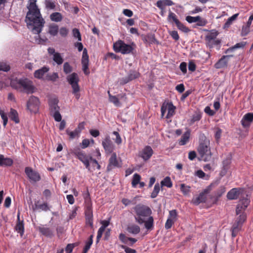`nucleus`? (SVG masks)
Listing matches in <instances>:
<instances>
[{
  "mask_svg": "<svg viewBox=\"0 0 253 253\" xmlns=\"http://www.w3.org/2000/svg\"><path fill=\"white\" fill-rule=\"evenodd\" d=\"M37 0H29V5L27 6L28 11L27 13L25 22L27 27L32 32L37 34L39 39V43L44 42V40L40 38L39 34L42 31L45 21L42 18L40 9L36 4Z\"/></svg>",
  "mask_w": 253,
  "mask_h": 253,
  "instance_id": "f257e3e1",
  "label": "nucleus"
},
{
  "mask_svg": "<svg viewBox=\"0 0 253 253\" xmlns=\"http://www.w3.org/2000/svg\"><path fill=\"white\" fill-rule=\"evenodd\" d=\"M134 218L139 224H144L145 228L148 230L154 228V218L151 216L152 210L147 206L139 204L133 208Z\"/></svg>",
  "mask_w": 253,
  "mask_h": 253,
  "instance_id": "f03ea898",
  "label": "nucleus"
},
{
  "mask_svg": "<svg viewBox=\"0 0 253 253\" xmlns=\"http://www.w3.org/2000/svg\"><path fill=\"white\" fill-rule=\"evenodd\" d=\"M227 198L230 200L240 198L239 203L237 206L236 210L237 214H239L243 211H245L250 202L248 196L245 192L244 190L240 188H234L231 189L227 194Z\"/></svg>",
  "mask_w": 253,
  "mask_h": 253,
  "instance_id": "7ed1b4c3",
  "label": "nucleus"
},
{
  "mask_svg": "<svg viewBox=\"0 0 253 253\" xmlns=\"http://www.w3.org/2000/svg\"><path fill=\"white\" fill-rule=\"evenodd\" d=\"M210 140L204 134L200 136L199 145L197 149L201 158L205 162H208L211 160L212 153L210 146Z\"/></svg>",
  "mask_w": 253,
  "mask_h": 253,
  "instance_id": "20e7f679",
  "label": "nucleus"
},
{
  "mask_svg": "<svg viewBox=\"0 0 253 253\" xmlns=\"http://www.w3.org/2000/svg\"><path fill=\"white\" fill-rule=\"evenodd\" d=\"M10 85L12 88L21 92L27 93H32L34 92L35 87L33 82L26 78L12 80Z\"/></svg>",
  "mask_w": 253,
  "mask_h": 253,
  "instance_id": "39448f33",
  "label": "nucleus"
},
{
  "mask_svg": "<svg viewBox=\"0 0 253 253\" xmlns=\"http://www.w3.org/2000/svg\"><path fill=\"white\" fill-rule=\"evenodd\" d=\"M132 45H134L133 43L132 45L127 44L125 43L123 41L118 40L113 44V48L116 52H120L123 54H127L132 52L134 47Z\"/></svg>",
  "mask_w": 253,
  "mask_h": 253,
  "instance_id": "423d86ee",
  "label": "nucleus"
},
{
  "mask_svg": "<svg viewBox=\"0 0 253 253\" xmlns=\"http://www.w3.org/2000/svg\"><path fill=\"white\" fill-rule=\"evenodd\" d=\"M75 46L78 48L79 51H81L83 50L82 58L83 70L86 75H88L89 74V71H88L89 60L87 49L86 48L83 49V45L81 42H76L75 44Z\"/></svg>",
  "mask_w": 253,
  "mask_h": 253,
  "instance_id": "0eeeda50",
  "label": "nucleus"
},
{
  "mask_svg": "<svg viewBox=\"0 0 253 253\" xmlns=\"http://www.w3.org/2000/svg\"><path fill=\"white\" fill-rule=\"evenodd\" d=\"M72 154L81 161L88 170L90 169V157L87 156L85 152L79 148H75L72 151Z\"/></svg>",
  "mask_w": 253,
  "mask_h": 253,
  "instance_id": "6e6552de",
  "label": "nucleus"
},
{
  "mask_svg": "<svg viewBox=\"0 0 253 253\" xmlns=\"http://www.w3.org/2000/svg\"><path fill=\"white\" fill-rule=\"evenodd\" d=\"M211 185H209L201 192L198 196L193 197L192 200V203L197 206L201 203H205L207 200V195L211 189Z\"/></svg>",
  "mask_w": 253,
  "mask_h": 253,
  "instance_id": "1a4fd4ad",
  "label": "nucleus"
},
{
  "mask_svg": "<svg viewBox=\"0 0 253 253\" xmlns=\"http://www.w3.org/2000/svg\"><path fill=\"white\" fill-rule=\"evenodd\" d=\"M67 80L71 85L73 90L75 91H80L79 85V79L77 73H73L67 77Z\"/></svg>",
  "mask_w": 253,
  "mask_h": 253,
  "instance_id": "9d476101",
  "label": "nucleus"
},
{
  "mask_svg": "<svg viewBox=\"0 0 253 253\" xmlns=\"http://www.w3.org/2000/svg\"><path fill=\"white\" fill-rule=\"evenodd\" d=\"M39 99L36 96H31L27 102V108L31 112L36 113L39 109Z\"/></svg>",
  "mask_w": 253,
  "mask_h": 253,
  "instance_id": "9b49d317",
  "label": "nucleus"
},
{
  "mask_svg": "<svg viewBox=\"0 0 253 253\" xmlns=\"http://www.w3.org/2000/svg\"><path fill=\"white\" fill-rule=\"evenodd\" d=\"M25 172L30 180L35 182L40 180L41 176L40 174L31 168L26 167L25 169Z\"/></svg>",
  "mask_w": 253,
  "mask_h": 253,
  "instance_id": "f8f14e48",
  "label": "nucleus"
},
{
  "mask_svg": "<svg viewBox=\"0 0 253 253\" xmlns=\"http://www.w3.org/2000/svg\"><path fill=\"white\" fill-rule=\"evenodd\" d=\"M102 144L107 153H112L115 149V145L109 136H106L102 141Z\"/></svg>",
  "mask_w": 253,
  "mask_h": 253,
  "instance_id": "ddd939ff",
  "label": "nucleus"
},
{
  "mask_svg": "<svg viewBox=\"0 0 253 253\" xmlns=\"http://www.w3.org/2000/svg\"><path fill=\"white\" fill-rule=\"evenodd\" d=\"M233 55H223L222 57L214 64V67L216 69H220L226 67L228 62Z\"/></svg>",
  "mask_w": 253,
  "mask_h": 253,
  "instance_id": "4468645a",
  "label": "nucleus"
},
{
  "mask_svg": "<svg viewBox=\"0 0 253 253\" xmlns=\"http://www.w3.org/2000/svg\"><path fill=\"white\" fill-rule=\"evenodd\" d=\"M153 154V150L150 146H146L142 150L140 157L144 160H149Z\"/></svg>",
  "mask_w": 253,
  "mask_h": 253,
  "instance_id": "2eb2a0df",
  "label": "nucleus"
},
{
  "mask_svg": "<svg viewBox=\"0 0 253 253\" xmlns=\"http://www.w3.org/2000/svg\"><path fill=\"white\" fill-rule=\"evenodd\" d=\"M119 238L123 243L127 244L130 246H132L137 241L135 238L126 237L123 233L120 234Z\"/></svg>",
  "mask_w": 253,
  "mask_h": 253,
  "instance_id": "dca6fc26",
  "label": "nucleus"
},
{
  "mask_svg": "<svg viewBox=\"0 0 253 253\" xmlns=\"http://www.w3.org/2000/svg\"><path fill=\"white\" fill-rule=\"evenodd\" d=\"M119 167L120 165L117 159V155L115 153H113L109 159V162L107 166V169L108 170H110L113 168Z\"/></svg>",
  "mask_w": 253,
  "mask_h": 253,
  "instance_id": "f3484780",
  "label": "nucleus"
},
{
  "mask_svg": "<svg viewBox=\"0 0 253 253\" xmlns=\"http://www.w3.org/2000/svg\"><path fill=\"white\" fill-rule=\"evenodd\" d=\"M15 230L20 234L22 237L24 233V226L23 220H20V212H19L17 214V221L16 225L15 227Z\"/></svg>",
  "mask_w": 253,
  "mask_h": 253,
  "instance_id": "a211bd4d",
  "label": "nucleus"
},
{
  "mask_svg": "<svg viewBox=\"0 0 253 253\" xmlns=\"http://www.w3.org/2000/svg\"><path fill=\"white\" fill-rule=\"evenodd\" d=\"M253 120V113H248L245 114L241 120V123L243 126L248 127L250 125Z\"/></svg>",
  "mask_w": 253,
  "mask_h": 253,
  "instance_id": "6ab92c4d",
  "label": "nucleus"
},
{
  "mask_svg": "<svg viewBox=\"0 0 253 253\" xmlns=\"http://www.w3.org/2000/svg\"><path fill=\"white\" fill-rule=\"evenodd\" d=\"M58 100L56 98H51L49 101V105L51 113L59 110L58 106Z\"/></svg>",
  "mask_w": 253,
  "mask_h": 253,
  "instance_id": "aec40b11",
  "label": "nucleus"
},
{
  "mask_svg": "<svg viewBox=\"0 0 253 253\" xmlns=\"http://www.w3.org/2000/svg\"><path fill=\"white\" fill-rule=\"evenodd\" d=\"M126 230L130 234L137 235L140 233V228L138 225L133 223L127 226Z\"/></svg>",
  "mask_w": 253,
  "mask_h": 253,
  "instance_id": "412c9836",
  "label": "nucleus"
},
{
  "mask_svg": "<svg viewBox=\"0 0 253 253\" xmlns=\"http://www.w3.org/2000/svg\"><path fill=\"white\" fill-rule=\"evenodd\" d=\"M13 160L9 158H4L3 155H0V166H11L13 164Z\"/></svg>",
  "mask_w": 253,
  "mask_h": 253,
  "instance_id": "4be33fe9",
  "label": "nucleus"
},
{
  "mask_svg": "<svg viewBox=\"0 0 253 253\" xmlns=\"http://www.w3.org/2000/svg\"><path fill=\"white\" fill-rule=\"evenodd\" d=\"M49 71V68L45 66L36 70L34 73V76L37 79H41L45 73Z\"/></svg>",
  "mask_w": 253,
  "mask_h": 253,
  "instance_id": "5701e85b",
  "label": "nucleus"
},
{
  "mask_svg": "<svg viewBox=\"0 0 253 253\" xmlns=\"http://www.w3.org/2000/svg\"><path fill=\"white\" fill-rule=\"evenodd\" d=\"M59 31V27L57 25L52 23L49 26L48 33L52 36H56Z\"/></svg>",
  "mask_w": 253,
  "mask_h": 253,
  "instance_id": "b1692460",
  "label": "nucleus"
},
{
  "mask_svg": "<svg viewBox=\"0 0 253 253\" xmlns=\"http://www.w3.org/2000/svg\"><path fill=\"white\" fill-rule=\"evenodd\" d=\"M39 231L44 236L46 237H51L53 236V232L47 227H39Z\"/></svg>",
  "mask_w": 253,
  "mask_h": 253,
  "instance_id": "393cba45",
  "label": "nucleus"
},
{
  "mask_svg": "<svg viewBox=\"0 0 253 253\" xmlns=\"http://www.w3.org/2000/svg\"><path fill=\"white\" fill-rule=\"evenodd\" d=\"M9 117L16 124L19 122L18 113L15 109L11 108L9 114Z\"/></svg>",
  "mask_w": 253,
  "mask_h": 253,
  "instance_id": "a878e982",
  "label": "nucleus"
},
{
  "mask_svg": "<svg viewBox=\"0 0 253 253\" xmlns=\"http://www.w3.org/2000/svg\"><path fill=\"white\" fill-rule=\"evenodd\" d=\"M50 18L52 21L59 22L62 21L63 16L60 13L55 12L50 14Z\"/></svg>",
  "mask_w": 253,
  "mask_h": 253,
  "instance_id": "bb28decb",
  "label": "nucleus"
},
{
  "mask_svg": "<svg viewBox=\"0 0 253 253\" xmlns=\"http://www.w3.org/2000/svg\"><path fill=\"white\" fill-rule=\"evenodd\" d=\"M231 158L230 156H228L222 162L223 169L222 172L225 173L229 169L230 164H231Z\"/></svg>",
  "mask_w": 253,
  "mask_h": 253,
  "instance_id": "cd10ccee",
  "label": "nucleus"
},
{
  "mask_svg": "<svg viewBox=\"0 0 253 253\" xmlns=\"http://www.w3.org/2000/svg\"><path fill=\"white\" fill-rule=\"evenodd\" d=\"M190 132L187 131L185 132L181 136V138L179 142V144L180 145H184L186 144L188 141L190 137Z\"/></svg>",
  "mask_w": 253,
  "mask_h": 253,
  "instance_id": "c85d7f7f",
  "label": "nucleus"
},
{
  "mask_svg": "<svg viewBox=\"0 0 253 253\" xmlns=\"http://www.w3.org/2000/svg\"><path fill=\"white\" fill-rule=\"evenodd\" d=\"M238 15H239V13H236V14L233 15L231 17H229L227 19V21L225 23V24L223 26V28L224 29L228 28L230 26V25L232 24L233 21H234V20H235L237 19Z\"/></svg>",
  "mask_w": 253,
  "mask_h": 253,
  "instance_id": "c756f323",
  "label": "nucleus"
},
{
  "mask_svg": "<svg viewBox=\"0 0 253 253\" xmlns=\"http://www.w3.org/2000/svg\"><path fill=\"white\" fill-rule=\"evenodd\" d=\"M202 117V113L199 112H196L192 115V118L189 121V124L193 125L195 122L199 121Z\"/></svg>",
  "mask_w": 253,
  "mask_h": 253,
  "instance_id": "7c9ffc66",
  "label": "nucleus"
},
{
  "mask_svg": "<svg viewBox=\"0 0 253 253\" xmlns=\"http://www.w3.org/2000/svg\"><path fill=\"white\" fill-rule=\"evenodd\" d=\"M66 133L69 136L70 139H73L76 137H79L80 134L79 129H75L73 131H71L69 129H67Z\"/></svg>",
  "mask_w": 253,
  "mask_h": 253,
  "instance_id": "2f4dec72",
  "label": "nucleus"
},
{
  "mask_svg": "<svg viewBox=\"0 0 253 253\" xmlns=\"http://www.w3.org/2000/svg\"><path fill=\"white\" fill-rule=\"evenodd\" d=\"M168 106V114L166 118L169 119L171 118L174 114L175 107L171 103H167Z\"/></svg>",
  "mask_w": 253,
  "mask_h": 253,
  "instance_id": "473e14b6",
  "label": "nucleus"
},
{
  "mask_svg": "<svg viewBox=\"0 0 253 253\" xmlns=\"http://www.w3.org/2000/svg\"><path fill=\"white\" fill-rule=\"evenodd\" d=\"M168 20L170 23L174 22V23L176 25L180 21L177 19V16L175 15V14L172 12L171 11H169V13Z\"/></svg>",
  "mask_w": 253,
  "mask_h": 253,
  "instance_id": "72a5a7b5",
  "label": "nucleus"
},
{
  "mask_svg": "<svg viewBox=\"0 0 253 253\" xmlns=\"http://www.w3.org/2000/svg\"><path fill=\"white\" fill-rule=\"evenodd\" d=\"M161 186H166L168 188H170L172 186L171 179L169 177L167 176L161 182Z\"/></svg>",
  "mask_w": 253,
  "mask_h": 253,
  "instance_id": "f704fd0d",
  "label": "nucleus"
},
{
  "mask_svg": "<svg viewBox=\"0 0 253 253\" xmlns=\"http://www.w3.org/2000/svg\"><path fill=\"white\" fill-rule=\"evenodd\" d=\"M44 4L45 8L48 10H54L55 8V2L52 0H45Z\"/></svg>",
  "mask_w": 253,
  "mask_h": 253,
  "instance_id": "c9c22d12",
  "label": "nucleus"
},
{
  "mask_svg": "<svg viewBox=\"0 0 253 253\" xmlns=\"http://www.w3.org/2000/svg\"><path fill=\"white\" fill-rule=\"evenodd\" d=\"M53 60L58 65H61L63 62V59L60 54L58 52H56L54 54L53 56Z\"/></svg>",
  "mask_w": 253,
  "mask_h": 253,
  "instance_id": "e433bc0d",
  "label": "nucleus"
},
{
  "mask_svg": "<svg viewBox=\"0 0 253 253\" xmlns=\"http://www.w3.org/2000/svg\"><path fill=\"white\" fill-rule=\"evenodd\" d=\"M139 76V73L135 71H129L127 77L130 81L137 78Z\"/></svg>",
  "mask_w": 253,
  "mask_h": 253,
  "instance_id": "4c0bfd02",
  "label": "nucleus"
},
{
  "mask_svg": "<svg viewBox=\"0 0 253 253\" xmlns=\"http://www.w3.org/2000/svg\"><path fill=\"white\" fill-rule=\"evenodd\" d=\"M35 208H34V210L36 209H40L42 211H47L50 210V208L48 206V204L46 203L41 204V205H37V204H35Z\"/></svg>",
  "mask_w": 253,
  "mask_h": 253,
  "instance_id": "58836bf2",
  "label": "nucleus"
},
{
  "mask_svg": "<svg viewBox=\"0 0 253 253\" xmlns=\"http://www.w3.org/2000/svg\"><path fill=\"white\" fill-rule=\"evenodd\" d=\"M109 101L113 103L116 106L120 107L121 105L118 96L110 95Z\"/></svg>",
  "mask_w": 253,
  "mask_h": 253,
  "instance_id": "ea45409f",
  "label": "nucleus"
},
{
  "mask_svg": "<svg viewBox=\"0 0 253 253\" xmlns=\"http://www.w3.org/2000/svg\"><path fill=\"white\" fill-rule=\"evenodd\" d=\"M93 235H91L89 237V240L86 242L85 246L84 248L83 253H86L90 248L93 242Z\"/></svg>",
  "mask_w": 253,
  "mask_h": 253,
  "instance_id": "a19ab883",
  "label": "nucleus"
},
{
  "mask_svg": "<svg viewBox=\"0 0 253 253\" xmlns=\"http://www.w3.org/2000/svg\"><path fill=\"white\" fill-rule=\"evenodd\" d=\"M140 179H141L140 175L137 173H135L133 176V178H132V180L131 182V184H132V187H135L140 182Z\"/></svg>",
  "mask_w": 253,
  "mask_h": 253,
  "instance_id": "79ce46f5",
  "label": "nucleus"
},
{
  "mask_svg": "<svg viewBox=\"0 0 253 253\" xmlns=\"http://www.w3.org/2000/svg\"><path fill=\"white\" fill-rule=\"evenodd\" d=\"M160 185L158 183H157L154 186L153 191L151 194V197L152 198H156L158 196V194L160 191Z\"/></svg>",
  "mask_w": 253,
  "mask_h": 253,
  "instance_id": "37998d69",
  "label": "nucleus"
},
{
  "mask_svg": "<svg viewBox=\"0 0 253 253\" xmlns=\"http://www.w3.org/2000/svg\"><path fill=\"white\" fill-rule=\"evenodd\" d=\"M85 219L93 218L92 210L90 205H87L85 211Z\"/></svg>",
  "mask_w": 253,
  "mask_h": 253,
  "instance_id": "c03bdc74",
  "label": "nucleus"
},
{
  "mask_svg": "<svg viewBox=\"0 0 253 253\" xmlns=\"http://www.w3.org/2000/svg\"><path fill=\"white\" fill-rule=\"evenodd\" d=\"M250 26L247 24L245 26H243L241 32V36L242 37L246 36L250 33Z\"/></svg>",
  "mask_w": 253,
  "mask_h": 253,
  "instance_id": "a18cd8bd",
  "label": "nucleus"
},
{
  "mask_svg": "<svg viewBox=\"0 0 253 253\" xmlns=\"http://www.w3.org/2000/svg\"><path fill=\"white\" fill-rule=\"evenodd\" d=\"M73 68L68 62L64 63L63 65V71L66 74H68L72 72Z\"/></svg>",
  "mask_w": 253,
  "mask_h": 253,
  "instance_id": "49530a36",
  "label": "nucleus"
},
{
  "mask_svg": "<svg viewBox=\"0 0 253 253\" xmlns=\"http://www.w3.org/2000/svg\"><path fill=\"white\" fill-rule=\"evenodd\" d=\"M176 25L179 30L184 33H186L190 31L189 29L183 25L180 21H179Z\"/></svg>",
  "mask_w": 253,
  "mask_h": 253,
  "instance_id": "de8ad7c7",
  "label": "nucleus"
},
{
  "mask_svg": "<svg viewBox=\"0 0 253 253\" xmlns=\"http://www.w3.org/2000/svg\"><path fill=\"white\" fill-rule=\"evenodd\" d=\"M200 19V16L193 17L191 16H187L186 17V20L189 23H195Z\"/></svg>",
  "mask_w": 253,
  "mask_h": 253,
  "instance_id": "09e8293b",
  "label": "nucleus"
},
{
  "mask_svg": "<svg viewBox=\"0 0 253 253\" xmlns=\"http://www.w3.org/2000/svg\"><path fill=\"white\" fill-rule=\"evenodd\" d=\"M244 211H243L242 212L240 213L241 214L239 215L236 221L242 225L246 220V215L243 213Z\"/></svg>",
  "mask_w": 253,
  "mask_h": 253,
  "instance_id": "8fccbe9b",
  "label": "nucleus"
},
{
  "mask_svg": "<svg viewBox=\"0 0 253 253\" xmlns=\"http://www.w3.org/2000/svg\"><path fill=\"white\" fill-rule=\"evenodd\" d=\"M58 75L57 73H53L51 74H48L46 76V79L53 82L55 81L58 78Z\"/></svg>",
  "mask_w": 253,
  "mask_h": 253,
  "instance_id": "3c124183",
  "label": "nucleus"
},
{
  "mask_svg": "<svg viewBox=\"0 0 253 253\" xmlns=\"http://www.w3.org/2000/svg\"><path fill=\"white\" fill-rule=\"evenodd\" d=\"M190 189V186H186L184 184H181L180 185V190L184 195H187L189 193Z\"/></svg>",
  "mask_w": 253,
  "mask_h": 253,
  "instance_id": "603ef678",
  "label": "nucleus"
},
{
  "mask_svg": "<svg viewBox=\"0 0 253 253\" xmlns=\"http://www.w3.org/2000/svg\"><path fill=\"white\" fill-rule=\"evenodd\" d=\"M208 23L207 20L204 18L200 16V19L197 21L196 26H205Z\"/></svg>",
  "mask_w": 253,
  "mask_h": 253,
  "instance_id": "864d4df0",
  "label": "nucleus"
},
{
  "mask_svg": "<svg viewBox=\"0 0 253 253\" xmlns=\"http://www.w3.org/2000/svg\"><path fill=\"white\" fill-rule=\"evenodd\" d=\"M177 215V211L175 210H171L169 211V218H171L174 221L176 219Z\"/></svg>",
  "mask_w": 253,
  "mask_h": 253,
  "instance_id": "5fc2aeb1",
  "label": "nucleus"
},
{
  "mask_svg": "<svg viewBox=\"0 0 253 253\" xmlns=\"http://www.w3.org/2000/svg\"><path fill=\"white\" fill-rule=\"evenodd\" d=\"M73 35L75 38L78 39V41H81L82 40L81 35L79 30L77 28H74L73 30Z\"/></svg>",
  "mask_w": 253,
  "mask_h": 253,
  "instance_id": "6e6d98bb",
  "label": "nucleus"
},
{
  "mask_svg": "<svg viewBox=\"0 0 253 253\" xmlns=\"http://www.w3.org/2000/svg\"><path fill=\"white\" fill-rule=\"evenodd\" d=\"M10 70V66L3 62H0V70L7 72Z\"/></svg>",
  "mask_w": 253,
  "mask_h": 253,
  "instance_id": "4d7b16f0",
  "label": "nucleus"
},
{
  "mask_svg": "<svg viewBox=\"0 0 253 253\" xmlns=\"http://www.w3.org/2000/svg\"><path fill=\"white\" fill-rule=\"evenodd\" d=\"M226 191V188L223 186H220L216 191V197H220Z\"/></svg>",
  "mask_w": 253,
  "mask_h": 253,
  "instance_id": "13d9d810",
  "label": "nucleus"
},
{
  "mask_svg": "<svg viewBox=\"0 0 253 253\" xmlns=\"http://www.w3.org/2000/svg\"><path fill=\"white\" fill-rule=\"evenodd\" d=\"M113 134L116 136V138L114 139L115 142L117 144H120L122 143V138L119 133L116 131H113Z\"/></svg>",
  "mask_w": 253,
  "mask_h": 253,
  "instance_id": "bf43d9fd",
  "label": "nucleus"
},
{
  "mask_svg": "<svg viewBox=\"0 0 253 253\" xmlns=\"http://www.w3.org/2000/svg\"><path fill=\"white\" fill-rule=\"evenodd\" d=\"M175 221L173 220L171 218H168L166 223H165V228L167 229H170L172 225L174 224Z\"/></svg>",
  "mask_w": 253,
  "mask_h": 253,
  "instance_id": "052dcab7",
  "label": "nucleus"
},
{
  "mask_svg": "<svg viewBox=\"0 0 253 253\" xmlns=\"http://www.w3.org/2000/svg\"><path fill=\"white\" fill-rule=\"evenodd\" d=\"M54 120L57 122H60L62 119V117L59 113V110L52 113Z\"/></svg>",
  "mask_w": 253,
  "mask_h": 253,
  "instance_id": "680f3d73",
  "label": "nucleus"
},
{
  "mask_svg": "<svg viewBox=\"0 0 253 253\" xmlns=\"http://www.w3.org/2000/svg\"><path fill=\"white\" fill-rule=\"evenodd\" d=\"M120 247L125 250L126 253H136V251L134 249L129 248L125 245H121Z\"/></svg>",
  "mask_w": 253,
  "mask_h": 253,
  "instance_id": "e2e57ef3",
  "label": "nucleus"
},
{
  "mask_svg": "<svg viewBox=\"0 0 253 253\" xmlns=\"http://www.w3.org/2000/svg\"><path fill=\"white\" fill-rule=\"evenodd\" d=\"M242 226V225L241 224L236 221L233 225L231 228V230H236V231H238L239 232V231H240V230L241 229Z\"/></svg>",
  "mask_w": 253,
  "mask_h": 253,
  "instance_id": "0e129e2a",
  "label": "nucleus"
},
{
  "mask_svg": "<svg viewBox=\"0 0 253 253\" xmlns=\"http://www.w3.org/2000/svg\"><path fill=\"white\" fill-rule=\"evenodd\" d=\"M179 68L182 72L185 74L187 73V64L186 62H182L179 66Z\"/></svg>",
  "mask_w": 253,
  "mask_h": 253,
  "instance_id": "69168bd1",
  "label": "nucleus"
},
{
  "mask_svg": "<svg viewBox=\"0 0 253 253\" xmlns=\"http://www.w3.org/2000/svg\"><path fill=\"white\" fill-rule=\"evenodd\" d=\"M59 33L61 36L65 37L67 35L68 30L65 27H62L59 30Z\"/></svg>",
  "mask_w": 253,
  "mask_h": 253,
  "instance_id": "338daca9",
  "label": "nucleus"
},
{
  "mask_svg": "<svg viewBox=\"0 0 253 253\" xmlns=\"http://www.w3.org/2000/svg\"><path fill=\"white\" fill-rule=\"evenodd\" d=\"M90 141L87 139L83 140L81 146L83 149H85L87 147L89 144Z\"/></svg>",
  "mask_w": 253,
  "mask_h": 253,
  "instance_id": "774afa93",
  "label": "nucleus"
}]
</instances>
